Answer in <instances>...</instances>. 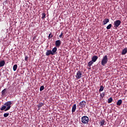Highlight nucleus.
Returning a JSON list of instances; mask_svg holds the SVG:
<instances>
[{
  "label": "nucleus",
  "instance_id": "nucleus-1",
  "mask_svg": "<svg viewBox=\"0 0 127 127\" xmlns=\"http://www.w3.org/2000/svg\"><path fill=\"white\" fill-rule=\"evenodd\" d=\"M89 122H90V120L87 116H84L81 117V122L82 124L87 125L88 124Z\"/></svg>",
  "mask_w": 127,
  "mask_h": 127
},
{
  "label": "nucleus",
  "instance_id": "nucleus-2",
  "mask_svg": "<svg viewBox=\"0 0 127 127\" xmlns=\"http://www.w3.org/2000/svg\"><path fill=\"white\" fill-rule=\"evenodd\" d=\"M108 56L105 55L104 57H103V59L101 61V65L102 66H105L107 63H108Z\"/></svg>",
  "mask_w": 127,
  "mask_h": 127
},
{
  "label": "nucleus",
  "instance_id": "nucleus-3",
  "mask_svg": "<svg viewBox=\"0 0 127 127\" xmlns=\"http://www.w3.org/2000/svg\"><path fill=\"white\" fill-rule=\"evenodd\" d=\"M114 27L115 28H118L120 25H121V24L122 23V21L120 20H117L115 21L114 22Z\"/></svg>",
  "mask_w": 127,
  "mask_h": 127
},
{
  "label": "nucleus",
  "instance_id": "nucleus-4",
  "mask_svg": "<svg viewBox=\"0 0 127 127\" xmlns=\"http://www.w3.org/2000/svg\"><path fill=\"white\" fill-rule=\"evenodd\" d=\"M82 72L80 70L77 71L75 76L76 79H81L82 78Z\"/></svg>",
  "mask_w": 127,
  "mask_h": 127
},
{
  "label": "nucleus",
  "instance_id": "nucleus-5",
  "mask_svg": "<svg viewBox=\"0 0 127 127\" xmlns=\"http://www.w3.org/2000/svg\"><path fill=\"white\" fill-rule=\"evenodd\" d=\"M7 89L4 88L3 90H2L1 92V96L2 97L4 96H6L7 93Z\"/></svg>",
  "mask_w": 127,
  "mask_h": 127
},
{
  "label": "nucleus",
  "instance_id": "nucleus-6",
  "mask_svg": "<svg viewBox=\"0 0 127 127\" xmlns=\"http://www.w3.org/2000/svg\"><path fill=\"white\" fill-rule=\"evenodd\" d=\"M79 106L81 108V109H83L85 106H86V101H82L80 103H79Z\"/></svg>",
  "mask_w": 127,
  "mask_h": 127
},
{
  "label": "nucleus",
  "instance_id": "nucleus-7",
  "mask_svg": "<svg viewBox=\"0 0 127 127\" xmlns=\"http://www.w3.org/2000/svg\"><path fill=\"white\" fill-rule=\"evenodd\" d=\"M55 45L57 47H59V46L61 45V41H60V40L56 41Z\"/></svg>",
  "mask_w": 127,
  "mask_h": 127
},
{
  "label": "nucleus",
  "instance_id": "nucleus-8",
  "mask_svg": "<svg viewBox=\"0 0 127 127\" xmlns=\"http://www.w3.org/2000/svg\"><path fill=\"white\" fill-rule=\"evenodd\" d=\"M46 56H49V55H53V53H52V51L51 50H47L46 53Z\"/></svg>",
  "mask_w": 127,
  "mask_h": 127
},
{
  "label": "nucleus",
  "instance_id": "nucleus-9",
  "mask_svg": "<svg viewBox=\"0 0 127 127\" xmlns=\"http://www.w3.org/2000/svg\"><path fill=\"white\" fill-rule=\"evenodd\" d=\"M127 53V48H125L122 50L121 54L122 55H126Z\"/></svg>",
  "mask_w": 127,
  "mask_h": 127
},
{
  "label": "nucleus",
  "instance_id": "nucleus-10",
  "mask_svg": "<svg viewBox=\"0 0 127 127\" xmlns=\"http://www.w3.org/2000/svg\"><path fill=\"white\" fill-rule=\"evenodd\" d=\"M98 57L97 56H94L92 58V61L93 63L94 62H96L97 61V60H98Z\"/></svg>",
  "mask_w": 127,
  "mask_h": 127
},
{
  "label": "nucleus",
  "instance_id": "nucleus-11",
  "mask_svg": "<svg viewBox=\"0 0 127 127\" xmlns=\"http://www.w3.org/2000/svg\"><path fill=\"white\" fill-rule=\"evenodd\" d=\"M108 22H110V20L108 18H105L104 20L103 21V25H106Z\"/></svg>",
  "mask_w": 127,
  "mask_h": 127
},
{
  "label": "nucleus",
  "instance_id": "nucleus-12",
  "mask_svg": "<svg viewBox=\"0 0 127 127\" xmlns=\"http://www.w3.org/2000/svg\"><path fill=\"white\" fill-rule=\"evenodd\" d=\"M76 109H77V105L76 104H74L72 106L71 112L72 113H75V111H76Z\"/></svg>",
  "mask_w": 127,
  "mask_h": 127
},
{
  "label": "nucleus",
  "instance_id": "nucleus-13",
  "mask_svg": "<svg viewBox=\"0 0 127 127\" xmlns=\"http://www.w3.org/2000/svg\"><path fill=\"white\" fill-rule=\"evenodd\" d=\"M5 106H6V107H11V101H8L4 103Z\"/></svg>",
  "mask_w": 127,
  "mask_h": 127
},
{
  "label": "nucleus",
  "instance_id": "nucleus-14",
  "mask_svg": "<svg viewBox=\"0 0 127 127\" xmlns=\"http://www.w3.org/2000/svg\"><path fill=\"white\" fill-rule=\"evenodd\" d=\"M5 64V62L4 61H0V67H3Z\"/></svg>",
  "mask_w": 127,
  "mask_h": 127
},
{
  "label": "nucleus",
  "instance_id": "nucleus-15",
  "mask_svg": "<svg viewBox=\"0 0 127 127\" xmlns=\"http://www.w3.org/2000/svg\"><path fill=\"white\" fill-rule=\"evenodd\" d=\"M57 51V48L55 47L53 48L52 52L53 53V55H54L55 53H56V52Z\"/></svg>",
  "mask_w": 127,
  "mask_h": 127
},
{
  "label": "nucleus",
  "instance_id": "nucleus-16",
  "mask_svg": "<svg viewBox=\"0 0 127 127\" xmlns=\"http://www.w3.org/2000/svg\"><path fill=\"white\" fill-rule=\"evenodd\" d=\"M122 103H123V100H122V99H120L118 101V102L117 103V105L121 106V105H122Z\"/></svg>",
  "mask_w": 127,
  "mask_h": 127
},
{
  "label": "nucleus",
  "instance_id": "nucleus-17",
  "mask_svg": "<svg viewBox=\"0 0 127 127\" xmlns=\"http://www.w3.org/2000/svg\"><path fill=\"white\" fill-rule=\"evenodd\" d=\"M100 127H104V125H105V120H101L100 122Z\"/></svg>",
  "mask_w": 127,
  "mask_h": 127
},
{
  "label": "nucleus",
  "instance_id": "nucleus-18",
  "mask_svg": "<svg viewBox=\"0 0 127 127\" xmlns=\"http://www.w3.org/2000/svg\"><path fill=\"white\" fill-rule=\"evenodd\" d=\"M43 106H44V103H40L38 105V108L39 110V109L40 108H41V107H43Z\"/></svg>",
  "mask_w": 127,
  "mask_h": 127
},
{
  "label": "nucleus",
  "instance_id": "nucleus-19",
  "mask_svg": "<svg viewBox=\"0 0 127 127\" xmlns=\"http://www.w3.org/2000/svg\"><path fill=\"white\" fill-rule=\"evenodd\" d=\"M94 64V62L92 61H90L88 63V66L89 67H91L92 66V64Z\"/></svg>",
  "mask_w": 127,
  "mask_h": 127
},
{
  "label": "nucleus",
  "instance_id": "nucleus-20",
  "mask_svg": "<svg viewBox=\"0 0 127 127\" xmlns=\"http://www.w3.org/2000/svg\"><path fill=\"white\" fill-rule=\"evenodd\" d=\"M45 17H46V14H45V13H42V19H45Z\"/></svg>",
  "mask_w": 127,
  "mask_h": 127
},
{
  "label": "nucleus",
  "instance_id": "nucleus-21",
  "mask_svg": "<svg viewBox=\"0 0 127 127\" xmlns=\"http://www.w3.org/2000/svg\"><path fill=\"white\" fill-rule=\"evenodd\" d=\"M112 102H113V98L112 97H110L108 100V104H111V103H112Z\"/></svg>",
  "mask_w": 127,
  "mask_h": 127
},
{
  "label": "nucleus",
  "instance_id": "nucleus-22",
  "mask_svg": "<svg viewBox=\"0 0 127 127\" xmlns=\"http://www.w3.org/2000/svg\"><path fill=\"white\" fill-rule=\"evenodd\" d=\"M16 69H17V64H15L13 66V71H16Z\"/></svg>",
  "mask_w": 127,
  "mask_h": 127
},
{
  "label": "nucleus",
  "instance_id": "nucleus-23",
  "mask_svg": "<svg viewBox=\"0 0 127 127\" xmlns=\"http://www.w3.org/2000/svg\"><path fill=\"white\" fill-rule=\"evenodd\" d=\"M112 24H110L107 26L106 28L107 29H111V28H112Z\"/></svg>",
  "mask_w": 127,
  "mask_h": 127
},
{
  "label": "nucleus",
  "instance_id": "nucleus-24",
  "mask_svg": "<svg viewBox=\"0 0 127 127\" xmlns=\"http://www.w3.org/2000/svg\"><path fill=\"white\" fill-rule=\"evenodd\" d=\"M103 91H104V86H103V85H101L99 89V92H103Z\"/></svg>",
  "mask_w": 127,
  "mask_h": 127
},
{
  "label": "nucleus",
  "instance_id": "nucleus-25",
  "mask_svg": "<svg viewBox=\"0 0 127 127\" xmlns=\"http://www.w3.org/2000/svg\"><path fill=\"white\" fill-rule=\"evenodd\" d=\"M105 94L106 93L105 92H103L100 94V97L102 98V99H103V98H104V97H105Z\"/></svg>",
  "mask_w": 127,
  "mask_h": 127
},
{
  "label": "nucleus",
  "instance_id": "nucleus-26",
  "mask_svg": "<svg viewBox=\"0 0 127 127\" xmlns=\"http://www.w3.org/2000/svg\"><path fill=\"white\" fill-rule=\"evenodd\" d=\"M8 116H9V113H5L3 114L4 118H7V117H8Z\"/></svg>",
  "mask_w": 127,
  "mask_h": 127
},
{
  "label": "nucleus",
  "instance_id": "nucleus-27",
  "mask_svg": "<svg viewBox=\"0 0 127 127\" xmlns=\"http://www.w3.org/2000/svg\"><path fill=\"white\" fill-rule=\"evenodd\" d=\"M6 109V106H2V107L0 108L1 111H3L4 110H5Z\"/></svg>",
  "mask_w": 127,
  "mask_h": 127
},
{
  "label": "nucleus",
  "instance_id": "nucleus-28",
  "mask_svg": "<svg viewBox=\"0 0 127 127\" xmlns=\"http://www.w3.org/2000/svg\"><path fill=\"white\" fill-rule=\"evenodd\" d=\"M53 37V35H52V34L50 33L49 35L48 38L49 39H50V38H52Z\"/></svg>",
  "mask_w": 127,
  "mask_h": 127
},
{
  "label": "nucleus",
  "instance_id": "nucleus-29",
  "mask_svg": "<svg viewBox=\"0 0 127 127\" xmlns=\"http://www.w3.org/2000/svg\"><path fill=\"white\" fill-rule=\"evenodd\" d=\"M44 90V86L42 85L40 88V91H43Z\"/></svg>",
  "mask_w": 127,
  "mask_h": 127
},
{
  "label": "nucleus",
  "instance_id": "nucleus-30",
  "mask_svg": "<svg viewBox=\"0 0 127 127\" xmlns=\"http://www.w3.org/2000/svg\"><path fill=\"white\" fill-rule=\"evenodd\" d=\"M11 107V106H7V107L6 108V109H5L4 110L5 112H6V111H8V110L10 109V108Z\"/></svg>",
  "mask_w": 127,
  "mask_h": 127
},
{
  "label": "nucleus",
  "instance_id": "nucleus-31",
  "mask_svg": "<svg viewBox=\"0 0 127 127\" xmlns=\"http://www.w3.org/2000/svg\"><path fill=\"white\" fill-rule=\"evenodd\" d=\"M62 36H63V32H62L61 34L59 35L60 38H62Z\"/></svg>",
  "mask_w": 127,
  "mask_h": 127
},
{
  "label": "nucleus",
  "instance_id": "nucleus-32",
  "mask_svg": "<svg viewBox=\"0 0 127 127\" xmlns=\"http://www.w3.org/2000/svg\"><path fill=\"white\" fill-rule=\"evenodd\" d=\"M28 60V57L25 56V61H27Z\"/></svg>",
  "mask_w": 127,
  "mask_h": 127
}]
</instances>
